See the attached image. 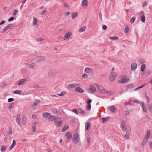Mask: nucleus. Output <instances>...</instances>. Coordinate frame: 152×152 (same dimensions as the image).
I'll return each instance as SVG.
<instances>
[{
    "mask_svg": "<svg viewBox=\"0 0 152 152\" xmlns=\"http://www.w3.org/2000/svg\"><path fill=\"white\" fill-rule=\"evenodd\" d=\"M45 58V57L44 56H36L35 59L37 62L39 63L44 61Z\"/></svg>",
    "mask_w": 152,
    "mask_h": 152,
    "instance_id": "1",
    "label": "nucleus"
},
{
    "mask_svg": "<svg viewBox=\"0 0 152 152\" xmlns=\"http://www.w3.org/2000/svg\"><path fill=\"white\" fill-rule=\"evenodd\" d=\"M96 85L97 86L98 89L101 93L104 94H107L108 93L107 91L101 86L96 84Z\"/></svg>",
    "mask_w": 152,
    "mask_h": 152,
    "instance_id": "2",
    "label": "nucleus"
},
{
    "mask_svg": "<svg viewBox=\"0 0 152 152\" xmlns=\"http://www.w3.org/2000/svg\"><path fill=\"white\" fill-rule=\"evenodd\" d=\"M54 124L56 126L60 127L62 125V121L60 118H58L57 119L54 121Z\"/></svg>",
    "mask_w": 152,
    "mask_h": 152,
    "instance_id": "3",
    "label": "nucleus"
},
{
    "mask_svg": "<svg viewBox=\"0 0 152 152\" xmlns=\"http://www.w3.org/2000/svg\"><path fill=\"white\" fill-rule=\"evenodd\" d=\"M116 76V73L115 72H111L110 74L109 77L110 81L113 82Z\"/></svg>",
    "mask_w": 152,
    "mask_h": 152,
    "instance_id": "4",
    "label": "nucleus"
},
{
    "mask_svg": "<svg viewBox=\"0 0 152 152\" xmlns=\"http://www.w3.org/2000/svg\"><path fill=\"white\" fill-rule=\"evenodd\" d=\"M56 74L55 73V72L54 71L52 70H50L48 73V76L50 78H52L54 77Z\"/></svg>",
    "mask_w": 152,
    "mask_h": 152,
    "instance_id": "5",
    "label": "nucleus"
},
{
    "mask_svg": "<svg viewBox=\"0 0 152 152\" xmlns=\"http://www.w3.org/2000/svg\"><path fill=\"white\" fill-rule=\"evenodd\" d=\"M107 109L111 112L113 113H114L117 110V109L114 105H111L110 106H108Z\"/></svg>",
    "mask_w": 152,
    "mask_h": 152,
    "instance_id": "6",
    "label": "nucleus"
},
{
    "mask_svg": "<svg viewBox=\"0 0 152 152\" xmlns=\"http://www.w3.org/2000/svg\"><path fill=\"white\" fill-rule=\"evenodd\" d=\"M129 80L130 79L128 78H122L121 80H119L118 81V83H126L129 81Z\"/></svg>",
    "mask_w": 152,
    "mask_h": 152,
    "instance_id": "7",
    "label": "nucleus"
},
{
    "mask_svg": "<svg viewBox=\"0 0 152 152\" xmlns=\"http://www.w3.org/2000/svg\"><path fill=\"white\" fill-rule=\"evenodd\" d=\"M96 91V89L94 86H90L88 92L90 93H93Z\"/></svg>",
    "mask_w": 152,
    "mask_h": 152,
    "instance_id": "8",
    "label": "nucleus"
},
{
    "mask_svg": "<svg viewBox=\"0 0 152 152\" xmlns=\"http://www.w3.org/2000/svg\"><path fill=\"white\" fill-rule=\"evenodd\" d=\"M26 79H20L17 85L20 86H21L23 83L26 82Z\"/></svg>",
    "mask_w": 152,
    "mask_h": 152,
    "instance_id": "9",
    "label": "nucleus"
},
{
    "mask_svg": "<svg viewBox=\"0 0 152 152\" xmlns=\"http://www.w3.org/2000/svg\"><path fill=\"white\" fill-rule=\"evenodd\" d=\"M58 116L52 115L50 114L49 116L48 119L49 121H53V120H55L56 119L58 118Z\"/></svg>",
    "mask_w": 152,
    "mask_h": 152,
    "instance_id": "10",
    "label": "nucleus"
},
{
    "mask_svg": "<svg viewBox=\"0 0 152 152\" xmlns=\"http://www.w3.org/2000/svg\"><path fill=\"white\" fill-rule=\"evenodd\" d=\"M82 6L83 7H87L88 4V1L87 0H83L82 1Z\"/></svg>",
    "mask_w": 152,
    "mask_h": 152,
    "instance_id": "11",
    "label": "nucleus"
},
{
    "mask_svg": "<svg viewBox=\"0 0 152 152\" xmlns=\"http://www.w3.org/2000/svg\"><path fill=\"white\" fill-rule=\"evenodd\" d=\"M85 72L87 73H92L93 72V69L90 68H86L85 69Z\"/></svg>",
    "mask_w": 152,
    "mask_h": 152,
    "instance_id": "12",
    "label": "nucleus"
},
{
    "mask_svg": "<svg viewBox=\"0 0 152 152\" xmlns=\"http://www.w3.org/2000/svg\"><path fill=\"white\" fill-rule=\"evenodd\" d=\"M137 67V64L135 63H132L131 65V68L132 70H135Z\"/></svg>",
    "mask_w": 152,
    "mask_h": 152,
    "instance_id": "13",
    "label": "nucleus"
},
{
    "mask_svg": "<svg viewBox=\"0 0 152 152\" xmlns=\"http://www.w3.org/2000/svg\"><path fill=\"white\" fill-rule=\"evenodd\" d=\"M75 90L76 92L80 93H82L84 92V90L79 87H76L75 88Z\"/></svg>",
    "mask_w": 152,
    "mask_h": 152,
    "instance_id": "14",
    "label": "nucleus"
},
{
    "mask_svg": "<svg viewBox=\"0 0 152 152\" xmlns=\"http://www.w3.org/2000/svg\"><path fill=\"white\" fill-rule=\"evenodd\" d=\"M141 13L142 14V15L140 17V19L141 20V21L143 23H145V17L143 11H141Z\"/></svg>",
    "mask_w": 152,
    "mask_h": 152,
    "instance_id": "15",
    "label": "nucleus"
},
{
    "mask_svg": "<svg viewBox=\"0 0 152 152\" xmlns=\"http://www.w3.org/2000/svg\"><path fill=\"white\" fill-rule=\"evenodd\" d=\"M71 35V34L70 32H66L64 37V40H65L69 38L70 37Z\"/></svg>",
    "mask_w": 152,
    "mask_h": 152,
    "instance_id": "16",
    "label": "nucleus"
},
{
    "mask_svg": "<svg viewBox=\"0 0 152 152\" xmlns=\"http://www.w3.org/2000/svg\"><path fill=\"white\" fill-rule=\"evenodd\" d=\"M130 134V131H127L126 132V133L124 137V138L125 140H127L129 139Z\"/></svg>",
    "mask_w": 152,
    "mask_h": 152,
    "instance_id": "17",
    "label": "nucleus"
},
{
    "mask_svg": "<svg viewBox=\"0 0 152 152\" xmlns=\"http://www.w3.org/2000/svg\"><path fill=\"white\" fill-rule=\"evenodd\" d=\"M140 104L142 105L143 111L145 112H147V110L146 106L144 105V103L142 102H140Z\"/></svg>",
    "mask_w": 152,
    "mask_h": 152,
    "instance_id": "18",
    "label": "nucleus"
},
{
    "mask_svg": "<svg viewBox=\"0 0 152 152\" xmlns=\"http://www.w3.org/2000/svg\"><path fill=\"white\" fill-rule=\"evenodd\" d=\"M78 110L79 111V113H81V115H82L83 116L84 115H86V112L85 110H83L81 108H79L78 109Z\"/></svg>",
    "mask_w": 152,
    "mask_h": 152,
    "instance_id": "19",
    "label": "nucleus"
},
{
    "mask_svg": "<svg viewBox=\"0 0 152 152\" xmlns=\"http://www.w3.org/2000/svg\"><path fill=\"white\" fill-rule=\"evenodd\" d=\"M148 140L147 138H146V137H144L141 144L142 146H144L145 144L146 143Z\"/></svg>",
    "mask_w": 152,
    "mask_h": 152,
    "instance_id": "20",
    "label": "nucleus"
},
{
    "mask_svg": "<svg viewBox=\"0 0 152 152\" xmlns=\"http://www.w3.org/2000/svg\"><path fill=\"white\" fill-rule=\"evenodd\" d=\"M20 114H18L17 115L16 118V121L18 124L19 125L20 124Z\"/></svg>",
    "mask_w": 152,
    "mask_h": 152,
    "instance_id": "21",
    "label": "nucleus"
},
{
    "mask_svg": "<svg viewBox=\"0 0 152 152\" xmlns=\"http://www.w3.org/2000/svg\"><path fill=\"white\" fill-rule=\"evenodd\" d=\"M37 124V123L36 122H34V123L32 124V131L33 132H35L36 130V125Z\"/></svg>",
    "mask_w": 152,
    "mask_h": 152,
    "instance_id": "22",
    "label": "nucleus"
},
{
    "mask_svg": "<svg viewBox=\"0 0 152 152\" xmlns=\"http://www.w3.org/2000/svg\"><path fill=\"white\" fill-rule=\"evenodd\" d=\"M66 136L67 137V139L68 140L71 139L72 138V135L70 134V132H68L66 134Z\"/></svg>",
    "mask_w": 152,
    "mask_h": 152,
    "instance_id": "23",
    "label": "nucleus"
},
{
    "mask_svg": "<svg viewBox=\"0 0 152 152\" xmlns=\"http://www.w3.org/2000/svg\"><path fill=\"white\" fill-rule=\"evenodd\" d=\"M85 130H88V129H90V128H89L90 127V125L89 123L86 122L85 123Z\"/></svg>",
    "mask_w": 152,
    "mask_h": 152,
    "instance_id": "24",
    "label": "nucleus"
},
{
    "mask_svg": "<svg viewBox=\"0 0 152 152\" xmlns=\"http://www.w3.org/2000/svg\"><path fill=\"white\" fill-rule=\"evenodd\" d=\"M75 86V83H70L68 84L67 86L68 88L71 89L74 88Z\"/></svg>",
    "mask_w": 152,
    "mask_h": 152,
    "instance_id": "25",
    "label": "nucleus"
},
{
    "mask_svg": "<svg viewBox=\"0 0 152 152\" xmlns=\"http://www.w3.org/2000/svg\"><path fill=\"white\" fill-rule=\"evenodd\" d=\"M36 67V64L34 63H32L29 65V67L30 69H34Z\"/></svg>",
    "mask_w": 152,
    "mask_h": 152,
    "instance_id": "26",
    "label": "nucleus"
},
{
    "mask_svg": "<svg viewBox=\"0 0 152 152\" xmlns=\"http://www.w3.org/2000/svg\"><path fill=\"white\" fill-rule=\"evenodd\" d=\"M72 140L74 143L77 144L79 141V138H77L76 137H73Z\"/></svg>",
    "mask_w": 152,
    "mask_h": 152,
    "instance_id": "27",
    "label": "nucleus"
},
{
    "mask_svg": "<svg viewBox=\"0 0 152 152\" xmlns=\"http://www.w3.org/2000/svg\"><path fill=\"white\" fill-rule=\"evenodd\" d=\"M150 131L149 130H148L147 131V134L145 137H146V138L148 139L150 137Z\"/></svg>",
    "mask_w": 152,
    "mask_h": 152,
    "instance_id": "28",
    "label": "nucleus"
},
{
    "mask_svg": "<svg viewBox=\"0 0 152 152\" xmlns=\"http://www.w3.org/2000/svg\"><path fill=\"white\" fill-rule=\"evenodd\" d=\"M134 84L133 83L128 84L126 86L127 88L131 89L134 88Z\"/></svg>",
    "mask_w": 152,
    "mask_h": 152,
    "instance_id": "29",
    "label": "nucleus"
},
{
    "mask_svg": "<svg viewBox=\"0 0 152 152\" xmlns=\"http://www.w3.org/2000/svg\"><path fill=\"white\" fill-rule=\"evenodd\" d=\"M86 27L85 26H84L80 28L79 29V32H83L86 29Z\"/></svg>",
    "mask_w": 152,
    "mask_h": 152,
    "instance_id": "30",
    "label": "nucleus"
},
{
    "mask_svg": "<svg viewBox=\"0 0 152 152\" xmlns=\"http://www.w3.org/2000/svg\"><path fill=\"white\" fill-rule=\"evenodd\" d=\"M50 115V113L46 112L43 114V117L44 118H47Z\"/></svg>",
    "mask_w": 152,
    "mask_h": 152,
    "instance_id": "31",
    "label": "nucleus"
},
{
    "mask_svg": "<svg viewBox=\"0 0 152 152\" xmlns=\"http://www.w3.org/2000/svg\"><path fill=\"white\" fill-rule=\"evenodd\" d=\"M109 38L112 40H117L118 38L117 36H114L113 37H109Z\"/></svg>",
    "mask_w": 152,
    "mask_h": 152,
    "instance_id": "32",
    "label": "nucleus"
},
{
    "mask_svg": "<svg viewBox=\"0 0 152 152\" xmlns=\"http://www.w3.org/2000/svg\"><path fill=\"white\" fill-rule=\"evenodd\" d=\"M6 147L5 145H2L1 147L0 150L1 152H4L6 150Z\"/></svg>",
    "mask_w": 152,
    "mask_h": 152,
    "instance_id": "33",
    "label": "nucleus"
},
{
    "mask_svg": "<svg viewBox=\"0 0 152 152\" xmlns=\"http://www.w3.org/2000/svg\"><path fill=\"white\" fill-rule=\"evenodd\" d=\"M110 119V117H106L103 118H102V122L103 123H104L105 122L107 121Z\"/></svg>",
    "mask_w": 152,
    "mask_h": 152,
    "instance_id": "34",
    "label": "nucleus"
},
{
    "mask_svg": "<svg viewBox=\"0 0 152 152\" xmlns=\"http://www.w3.org/2000/svg\"><path fill=\"white\" fill-rule=\"evenodd\" d=\"M21 73L22 74L24 75H26L27 74V71L25 69H22L21 71Z\"/></svg>",
    "mask_w": 152,
    "mask_h": 152,
    "instance_id": "35",
    "label": "nucleus"
},
{
    "mask_svg": "<svg viewBox=\"0 0 152 152\" xmlns=\"http://www.w3.org/2000/svg\"><path fill=\"white\" fill-rule=\"evenodd\" d=\"M37 22V19L35 18L34 17L33 18V24L34 25H35Z\"/></svg>",
    "mask_w": 152,
    "mask_h": 152,
    "instance_id": "36",
    "label": "nucleus"
},
{
    "mask_svg": "<svg viewBox=\"0 0 152 152\" xmlns=\"http://www.w3.org/2000/svg\"><path fill=\"white\" fill-rule=\"evenodd\" d=\"M78 14L77 12H73L72 14V19L75 18V17Z\"/></svg>",
    "mask_w": 152,
    "mask_h": 152,
    "instance_id": "37",
    "label": "nucleus"
},
{
    "mask_svg": "<svg viewBox=\"0 0 152 152\" xmlns=\"http://www.w3.org/2000/svg\"><path fill=\"white\" fill-rule=\"evenodd\" d=\"M145 68V64H142L141 65V71L142 72H143L144 71Z\"/></svg>",
    "mask_w": 152,
    "mask_h": 152,
    "instance_id": "38",
    "label": "nucleus"
},
{
    "mask_svg": "<svg viewBox=\"0 0 152 152\" xmlns=\"http://www.w3.org/2000/svg\"><path fill=\"white\" fill-rule=\"evenodd\" d=\"M136 19V17L135 16L132 17L130 20V22L132 23H133L135 21Z\"/></svg>",
    "mask_w": 152,
    "mask_h": 152,
    "instance_id": "39",
    "label": "nucleus"
},
{
    "mask_svg": "<svg viewBox=\"0 0 152 152\" xmlns=\"http://www.w3.org/2000/svg\"><path fill=\"white\" fill-rule=\"evenodd\" d=\"M21 91L20 90H16L13 91V93L15 94H19L21 93Z\"/></svg>",
    "mask_w": 152,
    "mask_h": 152,
    "instance_id": "40",
    "label": "nucleus"
},
{
    "mask_svg": "<svg viewBox=\"0 0 152 152\" xmlns=\"http://www.w3.org/2000/svg\"><path fill=\"white\" fill-rule=\"evenodd\" d=\"M139 63L141 64H143L145 63V60L142 58H140L138 60Z\"/></svg>",
    "mask_w": 152,
    "mask_h": 152,
    "instance_id": "41",
    "label": "nucleus"
},
{
    "mask_svg": "<svg viewBox=\"0 0 152 152\" xmlns=\"http://www.w3.org/2000/svg\"><path fill=\"white\" fill-rule=\"evenodd\" d=\"M129 30V28L127 26H126L124 29V32L125 33H127Z\"/></svg>",
    "mask_w": 152,
    "mask_h": 152,
    "instance_id": "42",
    "label": "nucleus"
},
{
    "mask_svg": "<svg viewBox=\"0 0 152 152\" xmlns=\"http://www.w3.org/2000/svg\"><path fill=\"white\" fill-rule=\"evenodd\" d=\"M91 107V104H87L86 105V110L88 111L89 110Z\"/></svg>",
    "mask_w": 152,
    "mask_h": 152,
    "instance_id": "43",
    "label": "nucleus"
},
{
    "mask_svg": "<svg viewBox=\"0 0 152 152\" xmlns=\"http://www.w3.org/2000/svg\"><path fill=\"white\" fill-rule=\"evenodd\" d=\"M7 83V82L6 81H4L2 83V84L0 85L1 87L2 88H4L6 86Z\"/></svg>",
    "mask_w": 152,
    "mask_h": 152,
    "instance_id": "44",
    "label": "nucleus"
},
{
    "mask_svg": "<svg viewBox=\"0 0 152 152\" xmlns=\"http://www.w3.org/2000/svg\"><path fill=\"white\" fill-rule=\"evenodd\" d=\"M69 128L68 126H64L62 129V132H65L66 130H67Z\"/></svg>",
    "mask_w": 152,
    "mask_h": 152,
    "instance_id": "45",
    "label": "nucleus"
},
{
    "mask_svg": "<svg viewBox=\"0 0 152 152\" xmlns=\"http://www.w3.org/2000/svg\"><path fill=\"white\" fill-rule=\"evenodd\" d=\"M88 75L86 74H83L82 76V78L83 79H86L88 78Z\"/></svg>",
    "mask_w": 152,
    "mask_h": 152,
    "instance_id": "46",
    "label": "nucleus"
},
{
    "mask_svg": "<svg viewBox=\"0 0 152 152\" xmlns=\"http://www.w3.org/2000/svg\"><path fill=\"white\" fill-rule=\"evenodd\" d=\"M7 27L8 29H10L13 26V24H9L7 26H6Z\"/></svg>",
    "mask_w": 152,
    "mask_h": 152,
    "instance_id": "47",
    "label": "nucleus"
},
{
    "mask_svg": "<svg viewBox=\"0 0 152 152\" xmlns=\"http://www.w3.org/2000/svg\"><path fill=\"white\" fill-rule=\"evenodd\" d=\"M8 29L7 26H6L4 28H3L2 31V33H4L5 31Z\"/></svg>",
    "mask_w": 152,
    "mask_h": 152,
    "instance_id": "48",
    "label": "nucleus"
},
{
    "mask_svg": "<svg viewBox=\"0 0 152 152\" xmlns=\"http://www.w3.org/2000/svg\"><path fill=\"white\" fill-rule=\"evenodd\" d=\"M12 129L11 127H10L9 128V132L8 133V135H10L12 133Z\"/></svg>",
    "mask_w": 152,
    "mask_h": 152,
    "instance_id": "49",
    "label": "nucleus"
},
{
    "mask_svg": "<svg viewBox=\"0 0 152 152\" xmlns=\"http://www.w3.org/2000/svg\"><path fill=\"white\" fill-rule=\"evenodd\" d=\"M72 111L77 115H78V114L77 110L76 109H73L72 110Z\"/></svg>",
    "mask_w": 152,
    "mask_h": 152,
    "instance_id": "50",
    "label": "nucleus"
},
{
    "mask_svg": "<svg viewBox=\"0 0 152 152\" xmlns=\"http://www.w3.org/2000/svg\"><path fill=\"white\" fill-rule=\"evenodd\" d=\"M126 126H121L122 129L123 131H126L127 130V129L126 127Z\"/></svg>",
    "mask_w": 152,
    "mask_h": 152,
    "instance_id": "51",
    "label": "nucleus"
},
{
    "mask_svg": "<svg viewBox=\"0 0 152 152\" xmlns=\"http://www.w3.org/2000/svg\"><path fill=\"white\" fill-rule=\"evenodd\" d=\"M121 126H126V123L124 121L122 120L121 121Z\"/></svg>",
    "mask_w": 152,
    "mask_h": 152,
    "instance_id": "52",
    "label": "nucleus"
},
{
    "mask_svg": "<svg viewBox=\"0 0 152 152\" xmlns=\"http://www.w3.org/2000/svg\"><path fill=\"white\" fill-rule=\"evenodd\" d=\"M14 106V103H11L10 104V105L9 106V108L10 109L13 107Z\"/></svg>",
    "mask_w": 152,
    "mask_h": 152,
    "instance_id": "53",
    "label": "nucleus"
},
{
    "mask_svg": "<svg viewBox=\"0 0 152 152\" xmlns=\"http://www.w3.org/2000/svg\"><path fill=\"white\" fill-rule=\"evenodd\" d=\"M46 12V10H43L40 13V15H44Z\"/></svg>",
    "mask_w": 152,
    "mask_h": 152,
    "instance_id": "54",
    "label": "nucleus"
},
{
    "mask_svg": "<svg viewBox=\"0 0 152 152\" xmlns=\"http://www.w3.org/2000/svg\"><path fill=\"white\" fill-rule=\"evenodd\" d=\"M65 94V91H63L61 92L60 94H58V95L62 96H63Z\"/></svg>",
    "mask_w": 152,
    "mask_h": 152,
    "instance_id": "55",
    "label": "nucleus"
},
{
    "mask_svg": "<svg viewBox=\"0 0 152 152\" xmlns=\"http://www.w3.org/2000/svg\"><path fill=\"white\" fill-rule=\"evenodd\" d=\"M148 3L146 1H145L142 4V7H143L148 5Z\"/></svg>",
    "mask_w": 152,
    "mask_h": 152,
    "instance_id": "56",
    "label": "nucleus"
},
{
    "mask_svg": "<svg viewBox=\"0 0 152 152\" xmlns=\"http://www.w3.org/2000/svg\"><path fill=\"white\" fill-rule=\"evenodd\" d=\"M36 41L38 42H40L43 41V39L41 38H39L36 39Z\"/></svg>",
    "mask_w": 152,
    "mask_h": 152,
    "instance_id": "57",
    "label": "nucleus"
},
{
    "mask_svg": "<svg viewBox=\"0 0 152 152\" xmlns=\"http://www.w3.org/2000/svg\"><path fill=\"white\" fill-rule=\"evenodd\" d=\"M148 107L150 111L152 113V107L151 105H148Z\"/></svg>",
    "mask_w": 152,
    "mask_h": 152,
    "instance_id": "58",
    "label": "nucleus"
},
{
    "mask_svg": "<svg viewBox=\"0 0 152 152\" xmlns=\"http://www.w3.org/2000/svg\"><path fill=\"white\" fill-rule=\"evenodd\" d=\"M79 135L78 133H76L74 135L73 137L79 138Z\"/></svg>",
    "mask_w": 152,
    "mask_h": 152,
    "instance_id": "59",
    "label": "nucleus"
},
{
    "mask_svg": "<svg viewBox=\"0 0 152 152\" xmlns=\"http://www.w3.org/2000/svg\"><path fill=\"white\" fill-rule=\"evenodd\" d=\"M16 141L15 140H13V142H12V145H11L13 147H14L15 145H16Z\"/></svg>",
    "mask_w": 152,
    "mask_h": 152,
    "instance_id": "60",
    "label": "nucleus"
},
{
    "mask_svg": "<svg viewBox=\"0 0 152 152\" xmlns=\"http://www.w3.org/2000/svg\"><path fill=\"white\" fill-rule=\"evenodd\" d=\"M14 19V18L13 17H11L8 20L9 22H10L13 20Z\"/></svg>",
    "mask_w": 152,
    "mask_h": 152,
    "instance_id": "61",
    "label": "nucleus"
},
{
    "mask_svg": "<svg viewBox=\"0 0 152 152\" xmlns=\"http://www.w3.org/2000/svg\"><path fill=\"white\" fill-rule=\"evenodd\" d=\"M107 27L106 25H103L102 26V29L104 30H105L107 28Z\"/></svg>",
    "mask_w": 152,
    "mask_h": 152,
    "instance_id": "62",
    "label": "nucleus"
},
{
    "mask_svg": "<svg viewBox=\"0 0 152 152\" xmlns=\"http://www.w3.org/2000/svg\"><path fill=\"white\" fill-rule=\"evenodd\" d=\"M37 102H35L33 104L32 107L35 108L36 106V105L37 104Z\"/></svg>",
    "mask_w": 152,
    "mask_h": 152,
    "instance_id": "63",
    "label": "nucleus"
},
{
    "mask_svg": "<svg viewBox=\"0 0 152 152\" xmlns=\"http://www.w3.org/2000/svg\"><path fill=\"white\" fill-rule=\"evenodd\" d=\"M34 88H39V85H37V84L34 85Z\"/></svg>",
    "mask_w": 152,
    "mask_h": 152,
    "instance_id": "64",
    "label": "nucleus"
}]
</instances>
